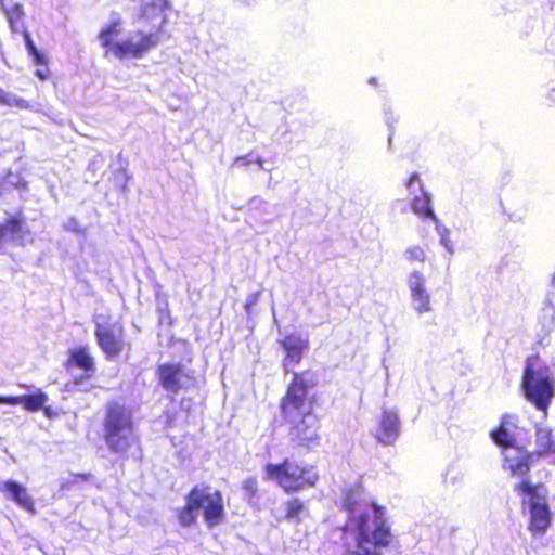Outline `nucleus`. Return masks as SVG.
<instances>
[{
    "instance_id": "f257e3e1",
    "label": "nucleus",
    "mask_w": 555,
    "mask_h": 555,
    "mask_svg": "<svg viewBox=\"0 0 555 555\" xmlns=\"http://www.w3.org/2000/svg\"><path fill=\"white\" fill-rule=\"evenodd\" d=\"M348 520L345 525L346 540L354 542L351 555H382L392 535L386 522L385 509L366 499L358 491H351L345 499Z\"/></svg>"
},
{
    "instance_id": "f03ea898",
    "label": "nucleus",
    "mask_w": 555,
    "mask_h": 555,
    "mask_svg": "<svg viewBox=\"0 0 555 555\" xmlns=\"http://www.w3.org/2000/svg\"><path fill=\"white\" fill-rule=\"evenodd\" d=\"M314 383L312 373H295L281 401L282 414L291 425V440L307 448L319 444V420L312 413V403L307 399V391Z\"/></svg>"
},
{
    "instance_id": "7ed1b4c3",
    "label": "nucleus",
    "mask_w": 555,
    "mask_h": 555,
    "mask_svg": "<svg viewBox=\"0 0 555 555\" xmlns=\"http://www.w3.org/2000/svg\"><path fill=\"white\" fill-rule=\"evenodd\" d=\"M521 390L525 398L546 417L555 397V374L540 357L531 356L526 360Z\"/></svg>"
},
{
    "instance_id": "20e7f679",
    "label": "nucleus",
    "mask_w": 555,
    "mask_h": 555,
    "mask_svg": "<svg viewBox=\"0 0 555 555\" xmlns=\"http://www.w3.org/2000/svg\"><path fill=\"white\" fill-rule=\"evenodd\" d=\"M204 509L205 520L209 527L220 524L224 516L223 499L219 491L209 487H195L186 498V505L180 509L178 519L181 526H192Z\"/></svg>"
},
{
    "instance_id": "39448f33",
    "label": "nucleus",
    "mask_w": 555,
    "mask_h": 555,
    "mask_svg": "<svg viewBox=\"0 0 555 555\" xmlns=\"http://www.w3.org/2000/svg\"><path fill=\"white\" fill-rule=\"evenodd\" d=\"M104 438L108 449L115 453H126L137 441L131 412L112 402L106 408Z\"/></svg>"
},
{
    "instance_id": "423d86ee",
    "label": "nucleus",
    "mask_w": 555,
    "mask_h": 555,
    "mask_svg": "<svg viewBox=\"0 0 555 555\" xmlns=\"http://www.w3.org/2000/svg\"><path fill=\"white\" fill-rule=\"evenodd\" d=\"M264 477L278 482L286 492H296L312 487L319 478L313 467L301 466L288 459L281 464H267Z\"/></svg>"
},
{
    "instance_id": "0eeeda50",
    "label": "nucleus",
    "mask_w": 555,
    "mask_h": 555,
    "mask_svg": "<svg viewBox=\"0 0 555 555\" xmlns=\"http://www.w3.org/2000/svg\"><path fill=\"white\" fill-rule=\"evenodd\" d=\"M515 491L524 496V503L530 508L529 529L535 533H544L550 525V509L546 502V490L541 485H532L522 480L515 486Z\"/></svg>"
},
{
    "instance_id": "6e6552de",
    "label": "nucleus",
    "mask_w": 555,
    "mask_h": 555,
    "mask_svg": "<svg viewBox=\"0 0 555 555\" xmlns=\"http://www.w3.org/2000/svg\"><path fill=\"white\" fill-rule=\"evenodd\" d=\"M163 26L155 33L144 34L142 31L130 35L125 41L116 42L109 51L118 59L131 56L141 59L152 49L156 48L162 41Z\"/></svg>"
},
{
    "instance_id": "1a4fd4ad",
    "label": "nucleus",
    "mask_w": 555,
    "mask_h": 555,
    "mask_svg": "<svg viewBox=\"0 0 555 555\" xmlns=\"http://www.w3.org/2000/svg\"><path fill=\"white\" fill-rule=\"evenodd\" d=\"M426 276L418 270H412L406 275L411 307L417 315L430 313L434 310L431 295L426 286Z\"/></svg>"
},
{
    "instance_id": "9d476101",
    "label": "nucleus",
    "mask_w": 555,
    "mask_h": 555,
    "mask_svg": "<svg viewBox=\"0 0 555 555\" xmlns=\"http://www.w3.org/2000/svg\"><path fill=\"white\" fill-rule=\"evenodd\" d=\"M98 345L108 359L117 358L124 350V328L120 324L95 321Z\"/></svg>"
},
{
    "instance_id": "9b49d317",
    "label": "nucleus",
    "mask_w": 555,
    "mask_h": 555,
    "mask_svg": "<svg viewBox=\"0 0 555 555\" xmlns=\"http://www.w3.org/2000/svg\"><path fill=\"white\" fill-rule=\"evenodd\" d=\"M157 377L162 387L172 393L188 388L191 385L192 376L189 370L181 363H163L157 367Z\"/></svg>"
},
{
    "instance_id": "f8f14e48",
    "label": "nucleus",
    "mask_w": 555,
    "mask_h": 555,
    "mask_svg": "<svg viewBox=\"0 0 555 555\" xmlns=\"http://www.w3.org/2000/svg\"><path fill=\"white\" fill-rule=\"evenodd\" d=\"M30 240V232L20 217L14 216L0 223V249L7 242L25 245Z\"/></svg>"
},
{
    "instance_id": "ddd939ff",
    "label": "nucleus",
    "mask_w": 555,
    "mask_h": 555,
    "mask_svg": "<svg viewBox=\"0 0 555 555\" xmlns=\"http://www.w3.org/2000/svg\"><path fill=\"white\" fill-rule=\"evenodd\" d=\"M0 492L4 494L7 500L13 501L29 514H36L34 500L28 493L27 488L22 483L13 480L0 481Z\"/></svg>"
},
{
    "instance_id": "4468645a",
    "label": "nucleus",
    "mask_w": 555,
    "mask_h": 555,
    "mask_svg": "<svg viewBox=\"0 0 555 555\" xmlns=\"http://www.w3.org/2000/svg\"><path fill=\"white\" fill-rule=\"evenodd\" d=\"M400 434V421L393 410L384 409L376 431V439L383 444H392Z\"/></svg>"
},
{
    "instance_id": "2eb2a0df",
    "label": "nucleus",
    "mask_w": 555,
    "mask_h": 555,
    "mask_svg": "<svg viewBox=\"0 0 555 555\" xmlns=\"http://www.w3.org/2000/svg\"><path fill=\"white\" fill-rule=\"evenodd\" d=\"M503 454L505 457L504 467L509 470L512 476L525 477L529 473L533 453L513 448L504 450Z\"/></svg>"
},
{
    "instance_id": "dca6fc26",
    "label": "nucleus",
    "mask_w": 555,
    "mask_h": 555,
    "mask_svg": "<svg viewBox=\"0 0 555 555\" xmlns=\"http://www.w3.org/2000/svg\"><path fill=\"white\" fill-rule=\"evenodd\" d=\"M535 447L537 450L533 455L539 457L553 456L555 463V439L551 428L535 425Z\"/></svg>"
},
{
    "instance_id": "f3484780",
    "label": "nucleus",
    "mask_w": 555,
    "mask_h": 555,
    "mask_svg": "<svg viewBox=\"0 0 555 555\" xmlns=\"http://www.w3.org/2000/svg\"><path fill=\"white\" fill-rule=\"evenodd\" d=\"M48 401V396L41 390H38L35 395H24L17 397H3L0 396V404H21L25 410L35 412L43 408Z\"/></svg>"
},
{
    "instance_id": "a211bd4d",
    "label": "nucleus",
    "mask_w": 555,
    "mask_h": 555,
    "mask_svg": "<svg viewBox=\"0 0 555 555\" xmlns=\"http://www.w3.org/2000/svg\"><path fill=\"white\" fill-rule=\"evenodd\" d=\"M282 346L286 351L284 366L287 367L289 363H299L302 351L307 348V340L299 335H288L283 339Z\"/></svg>"
},
{
    "instance_id": "6ab92c4d",
    "label": "nucleus",
    "mask_w": 555,
    "mask_h": 555,
    "mask_svg": "<svg viewBox=\"0 0 555 555\" xmlns=\"http://www.w3.org/2000/svg\"><path fill=\"white\" fill-rule=\"evenodd\" d=\"M248 217L255 222L268 223L272 216L271 204L260 196L253 197L247 204Z\"/></svg>"
},
{
    "instance_id": "aec40b11",
    "label": "nucleus",
    "mask_w": 555,
    "mask_h": 555,
    "mask_svg": "<svg viewBox=\"0 0 555 555\" xmlns=\"http://www.w3.org/2000/svg\"><path fill=\"white\" fill-rule=\"evenodd\" d=\"M1 8L8 18L12 31L20 33L25 30L24 27V10L18 2H0Z\"/></svg>"
},
{
    "instance_id": "412c9836",
    "label": "nucleus",
    "mask_w": 555,
    "mask_h": 555,
    "mask_svg": "<svg viewBox=\"0 0 555 555\" xmlns=\"http://www.w3.org/2000/svg\"><path fill=\"white\" fill-rule=\"evenodd\" d=\"M420 191L422 193L421 196H415L412 201V210L414 214L418 216H424L433 219L435 222H438V219L431 208V197L430 194L427 193L423 185L420 184Z\"/></svg>"
},
{
    "instance_id": "4be33fe9",
    "label": "nucleus",
    "mask_w": 555,
    "mask_h": 555,
    "mask_svg": "<svg viewBox=\"0 0 555 555\" xmlns=\"http://www.w3.org/2000/svg\"><path fill=\"white\" fill-rule=\"evenodd\" d=\"M68 363L82 369L87 377H90L95 371L93 358L90 356L87 348L72 350Z\"/></svg>"
},
{
    "instance_id": "5701e85b",
    "label": "nucleus",
    "mask_w": 555,
    "mask_h": 555,
    "mask_svg": "<svg viewBox=\"0 0 555 555\" xmlns=\"http://www.w3.org/2000/svg\"><path fill=\"white\" fill-rule=\"evenodd\" d=\"M23 34V37H24V41H25V46H26V50L28 52V54L33 57V62L36 64V65H46L47 64V57L43 53H41L35 46L31 37H30V34L25 29L23 31H21Z\"/></svg>"
},
{
    "instance_id": "b1692460",
    "label": "nucleus",
    "mask_w": 555,
    "mask_h": 555,
    "mask_svg": "<svg viewBox=\"0 0 555 555\" xmlns=\"http://www.w3.org/2000/svg\"><path fill=\"white\" fill-rule=\"evenodd\" d=\"M493 441L502 447L504 450L513 449L515 442L514 433H511L502 427L491 433Z\"/></svg>"
},
{
    "instance_id": "393cba45",
    "label": "nucleus",
    "mask_w": 555,
    "mask_h": 555,
    "mask_svg": "<svg viewBox=\"0 0 555 555\" xmlns=\"http://www.w3.org/2000/svg\"><path fill=\"white\" fill-rule=\"evenodd\" d=\"M0 104L17 107L21 109L29 108V104L26 100L13 93L5 92L2 88H0Z\"/></svg>"
},
{
    "instance_id": "a878e982",
    "label": "nucleus",
    "mask_w": 555,
    "mask_h": 555,
    "mask_svg": "<svg viewBox=\"0 0 555 555\" xmlns=\"http://www.w3.org/2000/svg\"><path fill=\"white\" fill-rule=\"evenodd\" d=\"M121 31V23L120 20L114 21L107 28L103 29L100 33V40L103 47H112V38L114 36L119 35Z\"/></svg>"
},
{
    "instance_id": "bb28decb",
    "label": "nucleus",
    "mask_w": 555,
    "mask_h": 555,
    "mask_svg": "<svg viewBox=\"0 0 555 555\" xmlns=\"http://www.w3.org/2000/svg\"><path fill=\"white\" fill-rule=\"evenodd\" d=\"M543 317L547 318V331H552L555 326V292L547 294L545 298V307L543 308Z\"/></svg>"
},
{
    "instance_id": "cd10ccee",
    "label": "nucleus",
    "mask_w": 555,
    "mask_h": 555,
    "mask_svg": "<svg viewBox=\"0 0 555 555\" xmlns=\"http://www.w3.org/2000/svg\"><path fill=\"white\" fill-rule=\"evenodd\" d=\"M167 4L168 2H160L159 5L157 2H145V4L141 8L142 17L146 18L147 21H153L155 16H160Z\"/></svg>"
},
{
    "instance_id": "c85d7f7f",
    "label": "nucleus",
    "mask_w": 555,
    "mask_h": 555,
    "mask_svg": "<svg viewBox=\"0 0 555 555\" xmlns=\"http://www.w3.org/2000/svg\"><path fill=\"white\" fill-rule=\"evenodd\" d=\"M403 256L409 262H424L426 260L425 250L418 245L409 246Z\"/></svg>"
},
{
    "instance_id": "c756f323",
    "label": "nucleus",
    "mask_w": 555,
    "mask_h": 555,
    "mask_svg": "<svg viewBox=\"0 0 555 555\" xmlns=\"http://www.w3.org/2000/svg\"><path fill=\"white\" fill-rule=\"evenodd\" d=\"M302 511L304 503L298 499H294L286 503V518H296Z\"/></svg>"
},
{
    "instance_id": "7c9ffc66",
    "label": "nucleus",
    "mask_w": 555,
    "mask_h": 555,
    "mask_svg": "<svg viewBox=\"0 0 555 555\" xmlns=\"http://www.w3.org/2000/svg\"><path fill=\"white\" fill-rule=\"evenodd\" d=\"M242 488L245 493V498L250 501L258 491L257 480L255 478H247L243 481Z\"/></svg>"
},
{
    "instance_id": "2f4dec72",
    "label": "nucleus",
    "mask_w": 555,
    "mask_h": 555,
    "mask_svg": "<svg viewBox=\"0 0 555 555\" xmlns=\"http://www.w3.org/2000/svg\"><path fill=\"white\" fill-rule=\"evenodd\" d=\"M91 477V474H77L74 475L70 479L63 480L61 482V488L63 490H68L70 487L78 485L80 481L88 480Z\"/></svg>"
},
{
    "instance_id": "473e14b6",
    "label": "nucleus",
    "mask_w": 555,
    "mask_h": 555,
    "mask_svg": "<svg viewBox=\"0 0 555 555\" xmlns=\"http://www.w3.org/2000/svg\"><path fill=\"white\" fill-rule=\"evenodd\" d=\"M21 183V178L12 172L8 173L7 177L0 182V195L7 185L17 188Z\"/></svg>"
},
{
    "instance_id": "72a5a7b5",
    "label": "nucleus",
    "mask_w": 555,
    "mask_h": 555,
    "mask_svg": "<svg viewBox=\"0 0 555 555\" xmlns=\"http://www.w3.org/2000/svg\"><path fill=\"white\" fill-rule=\"evenodd\" d=\"M517 426V417L513 415H505L502 417L500 427L513 433Z\"/></svg>"
},
{
    "instance_id": "f704fd0d",
    "label": "nucleus",
    "mask_w": 555,
    "mask_h": 555,
    "mask_svg": "<svg viewBox=\"0 0 555 555\" xmlns=\"http://www.w3.org/2000/svg\"><path fill=\"white\" fill-rule=\"evenodd\" d=\"M64 228L67 231H73V232H76V233H81L82 232V229H81V225H80L79 221L76 218H74V217L68 218L65 221Z\"/></svg>"
},
{
    "instance_id": "c9c22d12",
    "label": "nucleus",
    "mask_w": 555,
    "mask_h": 555,
    "mask_svg": "<svg viewBox=\"0 0 555 555\" xmlns=\"http://www.w3.org/2000/svg\"><path fill=\"white\" fill-rule=\"evenodd\" d=\"M437 231L439 232L440 236H441V243L442 245L448 249V251L450 254L453 253V249H452V246L450 244V240L448 237V230L446 228L443 229H440L438 225H437Z\"/></svg>"
},
{
    "instance_id": "e433bc0d",
    "label": "nucleus",
    "mask_w": 555,
    "mask_h": 555,
    "mask_svg": "<svg viewBox=\"0 0 555 555\" xmlns=\"http://www.w3.org/2000/svg\"><path fill=\"white\" fill-rule=\"evenodd\" d=\"M259 295H260V292H256V293L251 294V295L247 298L246 304H245V309H246L247 311L249 310V308H250L251 306H254V305H256V304H257Z\"/></svg>"
},
{
    "instance_id": "4c0bfd02",
    "label": "nucleus",
    "mask_w": 555,
    "mask_h": 555,
    "mask_svg": "<svg viewBox=\"0 0 555 555\" xmlns=\"http://www.w3.org/2000/svg\"><path fill=\"white\" fill-rule=\"evenodd\" d=\"M251 160H248L246 156H238L234 160L235 166H247Z\"/></svg>"
},
{
    "instance_id": "58836bf2",
    "label": "nucleus",
    "mask_w": 555,
    "mask_h": 555,
    "mask_svg": "<svg viewBox=\"0 0 555 555\" xmlns=\"http://www.w3.org/2000/svg\"><path fill=\"white\" fill-rule=\"evenodd\" d=\"M420 181V176L418 173L414 172L412 173V176L410 177L408 183H406V186L411 190L413 188V184L415 182H418Z\"/></svg>"
},
{
    "instance_id": "ea45409f",
    "label": "nucleus",
    "mask_w": 555,
    "mask_h": 555,
    "mask_svg": "<svg viewBox=\"0 0 555 555\" xmlns=\"http://www.w3.org/2000/svg\"><path fill=\"white\" fill-rule=\"evenodd\" d=\"M35 74L40 80H44L48 77V69H37Z\"/></svg>"
},
{
    "instance_id": "a19ab883",
    "label": "nucleus",
    "mask_w": 555,
    "mask_h": 555,
    "mask_svg": "<svg viewBox=\"0 0 555 555\" xmlns=\"http://www.w3.org/2000/svg\"><path fill=\"white\" fill-rule=\"evenodd\" d=\"M256 163H257V165L259 166V168H260V169H262V168H263V166H262V159H261L260 157H258V158L256 159Z\"/></svg>"
},
{
    "instance_id": "79ce46f5",
    "label": "nucleus",
    "mask_w": 555,
    "mask_h": 555,
    "mask_svg": "<svg viewBox=\"0 0 555 555\" xmlns=\"http://www.w3.org/2000/svg\"><path fill=\"white\" fill-rule=\"evenodd\" d=\"M42 409L44 410L46 415H49V414H50V409H49V408H44V406H43Z\"/></svg>"
},
{
    "instance_id": "37998d69",
    "label": "nucleus",
    "mask_w": 555,
    "mask_h": 555,
    "mask_svg": "<svg viewBox=\"0 0 555 555\" xmlns=\"http://www.w3.org/2000/svg\"><path fill=\"white\" fill-rule=\"evenodd\" d=\"M370 83H375V78H371Z\"/></svg>"
},
{
    "instance_id": "c03bdc74",
    "label": "nucleus",
    "mask_w": 555,
    "mask_h": 555,
    "mask_svg": "<svg viewBox=\"0 0 555 555\" xmlns=\"http://www.w3.org/2000/svg\"><path fill=\"white\" fill-rule=\"evenodd\" d=\"M551 98H552L553 101H555V95L552 94Z\"/></svg>"
}]
</instances>
